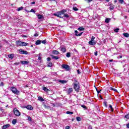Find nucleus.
<instances>
[{"instance_id":"obj_30","label":"nucleus","mask_w":129,"mask_h":129,"mask_svg":"<svg viewBox=\"0 0 129 129\" xmlns=\"http://www.w3.org/2000/svg\"><path fill=\"white\" fill-rule=\"evenodd\" d=\"M28 43L25 42H22V46H28Z\"/></svg>"},{"instance_id":"obj_61","label":"nucleus","mask_w":129,"mask_h":129,"mask_svg":"<svg viewBox=\"0 0 129 129\" xmlns=\"http://www.w3.org/2000/svg\"><path fill=\"white\" fill-rule=\"evenodd\" d=\"M118 58H122V55H119V57H118Z\"/></svg>"},{"instance_id":"obj_17","label":"nucleus","mask_w":129,"mask_h":129,"mask_svg":"<svg viewBox=\"0 0 129 129\" xmlns=\"http://www.w3.org/2000/svg\"><path fill=\"white\" fill-rule=\"evenodd\" d=\"M58 82H60V83H61L62 84H65L66 83H67V81H65V80H59Z\"/></svg>"},{"instance_id":"obj_48","label":"nucleus","mask_w":129,"mask_h":129,"mask_svg":"<svg viewBox=\"0 0 129 129\" xmlns=\"http://www.w3.org/2000/svg\"><path fill=\"white\" fill-rule=\"evenodd\" d=\"M47 61H51V57H47Z\"/></svg>"},{"instance_id":"obj_62","label":"nucleus","mask_w":129,"mask_h":129,"mask_svg":"<svg viewBox=\"0 0 129 129\" xmlns=\"http://www.w3.org/2000/svg\"><path fill=\"white\" fill-rule=\"evenodd\" d=\"M52 106H53V107H55V104L54 103H52Z\"/></svg>"},{"instance_id":"obj_13","label":"nucleus","mask_w":129,"mask_h":129,"mask_svg":"<svg viewBox=\"0 0 129 129\" xmlns=\"http://www.w3.org/2000/svg\"><path fill=\"white\" fill-rule=\"evenodd\" d=\"M89 45H91V46H94V45L96 44V42H95V41H90L89 42Z\"/></svg>"},{"instance_id":"obj_47","label":"nucleus","mask_w":129,"mask_h":129,"mask_svg":"<svg viewBox=\"0 0 129 129\" xmlns=\"http://www.w3.org/2000/svg\"><path fill=\"white\" fill-rule=\"evenodd\" d=\"M30 12L31 13H36V11H35V10H34V9H31Z\"/></svg>"},{"instance_id":"obj_34","label":"nucleus","mask_w":129,"mask_h":129,"mask_svg":"<svg viewBox=\"0 0 129 129\" xmlns=\"http://www.w3.org/2000/svg\"><path fill=\"white\" fill-rule=\"evenodd\" d=\"M114 9V6H111L109 7V10H110V11H112V10H113Z\"/></svg>"},{"instance_id":"obj_63","label":"nucleus","mask_w":129,"mask_h":129,"mask_svg":"<svg viewBox=\"0 0 129 129\" xmlns=\"http://www.w3.org/2000/svg\"><path fill=\"white\" fill-rule=\"evenodd\" d=\"M53 74H54V75H57V73H53Z\"/></svg>"},{"instance_id":"obj_52","label":"nucleus","mask_w":129,"mask_h":129,"mask_svg":"<svg viewBox=\"0 0 129 129\" xmlns=\"http://www.w3.org/2000/svg\"><path fill=\"white\" fill-rule=\"evenodd\" d=\"M34 36V37H38V33H35Z\"/></svg>"},{"instance_id":"obj_5","label":"nucleus","mask_w":129,"mask_h":129,"mask_svg":"<svg viewBox=\"0 0 129 129\" xmlns=\"http://www.w3.org/2000/svg\"><path fill=\"white\" fill-rule=\"evenodd\" d=\"M61 67L63 69H66V70H67V71H68V70H69V69H70V67H69V66H68L67 64H62Z\"/></svg>"},{"instance_id":"obj_41","label":"nucleus","mask_w":129,"mask_h":129,"mask_svg":"<svg viewBox=\"0 0 129 129\" xmlns=\"http://www.w3.org/2000/svg\"><path fill=\"white\" fill-rule=\"evenodd\" d=\"M94 39H95V37L94 36H92L90 41L94 42Z\"/></svg>"},{"instance_id":"obj_45","label":"nucleus","mask_w":129,"mask_h":129,"mask_svg":"<svg viewBox=\"0 0 129 129\" xmlns=\"http://www.w3.org/2000/svg\"><path fill=\"white\" fill-rule=\"evenodd\" d=\"M28 120L29 121H31V120H32V118L31 117V116H28Z\"/></svg>"},{"instance_id":"obj_28","label":"nucleus","mask_w":129,"mask_h":129,"mask_svg":"<svg viewBox=\"0 0 129 129\" xmlns=\"http://www.w3.org/2000/svg\"><path fill=\"white\" fill-rule=\"evenodd\" d=\"M110 21V18H106L105 21V23H109Z\"/></svg>"},{"instance_id":"obj_39","label":"nucleus","mask_w":129,"mask_h":129,"mask_svg":"<svg viewBox=\"0 0 129 129\" xmlns=\"http://www.w3.org/2000/svg\"><path fill=\"white\" fill-rule=\"evenodd\" d=\"M125 118L129 119V113L124 116Z\"/></svg>"},{"instance_id":"obj_36","label":"nucleus","mask_w":129,"mask_h":129,"mask_svg":"<svg viewBox=\"0 0 129 129\" xmlns=\"http://www.w3.org/2000/svg\"><path fill=\"white\" fill-rule=\"evenodd\" d=\"M109 107L111 109V111H113V108H112V106L111 105H110Z\"/></svg>"},{"instance_id":"obj_16","label":"nucleus","mask_w":129,"mask_h":129,"mask_svg":"<svg viewBox=\"0 0 129 129\" xmlns=\"http://www.w3.org/2000/svg\"><path fill=\"white\" fill-rule=\"evenodd\" d=\"M10 124H7L3 125L2 128L3 129L8 128V127H10Z\"/></svg>"},{"instance_id":"obj_26","label":"nucleus","mask_w":129,"mask_h":129,"mask_svg":"<svg viewBox=\"0 0 129 129\" xmlns=\"http://www.w3.org/2000/svg\"><path fill=\"white\" fill-rule=\"evenodd\" d=\"M23 9H24V7H21L18 8V9H17V11L18 12H20V11H23Z\"/></svg>"},{"instance_id":"obj_58","label":"nucleus","mask_w":129,"mask_h":129,"mask_svg":"<svg viewBox=\"0 0 129 129\" xmlns=\"http://www.w3.org/2000/svg\"><path fill=\"white\" fill-rule=\"evenodd\" d=\"M94 54L95 56H97V51L95 52Z\"/></svg>"},{"instance_id":"obj_43","label":"nucleus","mask_w":129,"mask_h":129,"mask_svg":"<svg viewBox=\"0 0 129 129\" xmlns=\"http://www.w3.org/2000/svg\"><path fill=\"white\" fill-rule=\"evenodd\" d=\"M119 3L120 4H123L124 3V1H123V0H119Z\"/></svg>"},{"instance_id":"obj_3","label":"nucleus","mask_w":129,"mask_h":129,"mask_svg":"<svg viewBox=\"0 0 129 129\" xmlns=\"http://www.w3.org/2000/svg\"><path fill=\"white\" fill-rule=\"evenodd\" d=\"M10 90L12 91L13 93H14V94H16V95H20V91L17 89V88L12 87H11Z\"/></svg>"},{"instance_id":"obj_11","label":"nucleus","mask_w":129,"mask_h":129,"mask_svg":"<svg viewBox=\"0 0 129 129\" xmlns=\"http://www.w3.org/2000/svg\"><path fill=\"white\" fill-rule=\"evenodd\" d=\"M73 91V89L72 88H70L69 89L67 90V93L68 94H70Z\"/></svg>"},{"instance_id":"obj_1","label":"nucleus","mask_w":129,"mask_h":129,"mask_svg":"<svg viewBox=\"0 0 129 129\" xmlns=\"http://www.w3.org/2000/svg\"><path fill=\"white\" fill-rule=\"evenodd\" d=\"M66 12H67V11L63 9L61 11L57 12V13H54L53 14V16L57 17V18H60V19H63V17H62L61 15H64L63 17H64V18H69V15H68V14H64V13H66Z\"/></svg>"},{"instance_id":"obj_18","label":"nucleus","mask_w":129,"mask_h":129,"mask_svg":"<svg viewBox=\"0 0 129 129\" xmlns=\"http://www.w3.org/2000/svg\"><path fill=\"white\" fill-rule=\"evenodd\" d=\"M109 89H110V90H112L113 91H114L115 92H117V90H116V89H115L114 88L110 87Z\"/></svg>"},{"instance_id":"obj_20","label":"nucleus","mask_w":129,"mask_h":129,"mask_svg":"<svg viewBox=\"0 0 129 129\" xmlns=\"http://www.w3.org/2000/svg\"><path fill=\"white\" fill-rule=\"evenodd\" d=\"M43 17H44L43 15H37V18L38 19H39V20H41V19H43Z\"/></svg>"},{"instance_id":"obj_53","label":"nucleus","mask_w":129,"mask_h":129,"mask_svg":"<svg viewBox=\"0 0 129 129\" xmlns=\"http://www.w3.org/2000/svg\"><path fill=\"white\" fill-rule=\"evenodd\" d=\"M88 129H93L92 126H91V125H89L88 127Z\"/></svg>"},{"instance_id":"obj_51","label":"nucleus","mask_w":129,"mask_h":129,"mask_svg":"<svg viewBox=\"0 0 129 129\" xmlns=\"http://www.w3.org/2000/svg\"><path fill=\"white\" fill-rule=\"evenodd\" d=\"M126 126L127 128H129V123L126 124Z\"/></svg>"},{"instance_id":"obj_12","label":"nucleus","mask_w":129,"mask_h":129,"mask_svg":"<svg viewBox=\"0 0 129 129\" xmlns=\"http://www.w3.org/2000/svg\"><path fill=\"white\" fill-rule=\"evenodd\" d=\"M96 91L98 94V95H99V97H102V96L100 95V93H101V91H102V90H98L97 89H96Z\"/></svg>"},{"instance_id":"obj_14","label":"nucleus","mask_w":129,"mask_h":129,"mask_svg":"<svg viewBox=\"0 0 129 129\" xmlns=\"http://www.w3.org/2000/svg\"><path fill=\"white\" fill-rule=\"evenodd\" d=\"M52 59H55V60H58V59H60V57H59L58 56H54L53 55H51Z\"/></svg>"},{"instance_id":"obj_35","label":"nucleus","mask_w":129,"mask_h":129,"mask_svg":"<svg viewBox=\"0 0 129 129\" xmlns=\"http://www.w3.org/2000/svg\"><path fill=\"white\" fill-rule=\"evenodd\" d=\"M76 118L77 121H80L81 120V118L80 117H77Z\"/></svg>"},{"instance_id":"obj_6","label":"nucleus","mask_w":129,"mask_h":129,"mask_svg":"<svg viewBox=\"0 0 129 129\" xmlns=\"http://www.w3.org/2000/svg\"><path fill=\"white\" fill-rule=\"evenodd\" d=\"M19 54H24L25 55H28V52L26 50H23L22 49H19Z\"/></svg>"},{"instance_id":"obj_60","label":"nucleus","mask_w":129,"mask_h":129,"mask_svg":"<svg viewBox=\"0 0 129 129\" xmlns=\"http://www.w3.org/2000/svg\"><path fill=\"white\" fill-rule=\"evenodd\" d=\"M113 61V59L109 60V62H112Z\"/></svg>"},{"instance_id":"obj_27","label":"nucleus","mask_w":129,"mask_h":129,"mask_svg":"<svg viewBox=\"0 0 129 129\" xmlns=\"http://www.w3.org/2000/svg\"><path fill=\"white\" fill-rule=\"evenodd\" d=\"M48 67H52L53 66V63L50 61L47 64Z\"/></svg>"},{"instance_id":"obj_24","label":"nucleus","mask_w":129,"mask_h":129,"mask_svg":"<svg viewBox=\"0 0 129 129\" xmlns=\"http://www.w3.org/2000/svg\"><path fill=\"white\" fill-rule=\"evenodd\" d=\"M36 45H40L41 44V40H38L35 43Z\"/></svg>"},{"instance_id":"obj_32","label":"nucleus","mask_w":129,"mask_h":129,"mask_svg":"<svg viewBox=\"0 0 129 129\" xmlns=\"http://www.w3.org/2000/svg\"><path fill=\"white\" fill-rule=\"evenodd\" d=\"M73 10L74 11H75L76 12H77V11H79V9L77 8H76V7H74L73 8Z\"/></svg>"},{"instance_id":"obj_31","label":"nucleus","mask_w":129,"mask_h":129,"mask_svg":"<svg viewBox=\"0 0 129 129\" xmlns=\"http://www.w3.org/2000/svg\"><path fill=\"white\" fill-rule=\"evenodd\" d=\"M38 100L39 101H44V99L42 97H38Z\"/></svg>"},{"instance_id":"obj_8","label":"nucleus","mask_w":129,"mask_h":129,"mask_svg":"<svg viewBox=\"0 0 129 129\" xmlns=\"http://www.w3.org/2000/svg\"><path fill=\"white\" fill-rule=\"evenodd\" d=\"M21 64H23V65H27V64H29V63H30V62L29 61H27V60H22V61H21Z\"/></svg>"},{"instance_id":"obj_46","label":"nucleus","mask_w":129,"mask_h":129,"mask_svg":"<svg viewBox=\"0 0 129 129\" xmlns=\"http://www.w3.org/2000/svg\"><path fill=\"white\" fill-rule=\"evenodd\" d=\"M81 107H83V108H84L85 109H86L87 108L86 107V106L84 105H82Z\"/></svg>"},{"instance_id":"obj_54","label":"nucleus","mask_w":129,"mask_h":129,"mask_svg":"<svg viewBox=\"0 0 129 129\" xmlns=\"http://www.w3.org/2000/svg\"><path fill=\"white\" fill-rule=\"evenodd\" d=\"M70 126H67L66 127V129H70Z\"/></svg>"},{"instance_id":"obj_2","label":"nucleus","mask_w":129,"mask_h":129,"mask_svg":"<svg viewBox=\"0 0 129 129\" xmlns=\"http://www.w3.org/2000/svg\"><path fill=\"white\" fill-rule=\"evenodd\" d=\"M74 88L77 92L79 91L80 86H79V83H78V82H77V80H74Z\"/></svg>"},{"instance_id":"obj_21","label":"nucleus","mask_w":129,"mask_h":129,"mask_svg":"<svg viewBox=\"0 0 129 129\" xmlns=\"http://www.w3.org/2000/svg\"><path fill=\"white\" fill-rule=\"evenodd\" d=\"M60 50L62 52H63V53H65V52H66V48H64V47H61L60 48Z\"/></svg>"},{"instance_id":"obj_49","label":"nucleus","mask_w":129,"mask_h":129,"mask_svg":"<svg viewBox=\"0 0 129 129\" xmlns=\"http://www.w3.org/2000/svg\"><path fill=\"white\" fill-rule=\"evenodd\" d=\"M4 85H5V84H4L3 82H2V83L0 84V86H4Z\"/></svg>"},{"instance_id":"obj_33","label":"nucleus","mask_w":129,"mask_h":129,"mask_svg":"<svg viewBox=\"0 0 129 129\" xmlns=\"http://www.w3.org/2000/svg\"><path fill=\"white\" fill-rule=\"evenodd\" d=\"M78 31H84V28L80 27L78 28Z\"/></svg>"},{"instance_id":"obj_50","label":"nucleus","mask_w":129,"mask_h":129,"mask_svg":"<svg viewBox=\"0 0 129 129\" xmlns=\"http://www.w3.org/2000/svg\"><path fill=\"white\" fill-rule=\"evenodd\" d=\"M0 110H1L2 112H4V109H3V108H0Z\"/></svg>"},{"instance_id":"obj_59","label":"nucleus","mask_w":129,"mask_h":129,"mask_svg":"<svg viewBox=\"0 0 129 129\" xmlns=\"http://www.w3.org/2000/svg\"><path fill=\"white\" fill-rule=\"evenodd\" d=\"M35 4H36V2H35L31 3V5H35Z\"/></svg>"},{"instance_id":"obj_56","label":"nucleus","mask_w":129,"mask_h":129,"mask_svg":"<svg viewBox=\"0 0 129 129\" xmlns=\"http://www.w3.org/2000/svg\"><path fill=\"white\" fill-rule=\"evenodd\" d=\"M77 72H78V74H80L81 73V72H80V71H79V70H77Z\"/></svg>"},{"instance_id":"obj_37","label":"nucleus","mask_w":129,"mask_h":129,"mask_svg":"<svg viewBox=\"0 0 129 129\" xmlns=\"http://www.w3.org/2000/svg\"><path fill=\"white\" fill-rule=\"evenodd\" d=\"M67 114H73V112H71L69 111H67Z\"/></svg>"},{"instance_id":"obj_44","label":"nucleus","mask_w":129,"mask_h":129,"mask_svg":"<svg viewBox=\"0 0 129 129\" xmlns=\"http://www.w3.org/2000/svg\"><path fill=\"white\" fill-rule=\"evenodd\" d=\"M41 43H42V44H46V43H47V41H46V40H42Z\"/></svg>"},{"instance_id":"obj_25","label":"nucleus","mask_w":129,"mask_h":129,"mask_svg":"<svg viewBox=\"0 0 129 129\" xmlns=\"http://www.w3.org/2000/svg\"><path fill=\"white\" fill-rule=\"evenodd\" d=\"M43 90H44V91H45L46 92H48V91H49V89L46 88V87L43 88Z\"/></svg>"},{"instance_id":"obj_23","label":"nucleus","mask_w":129,"mask_h":129,"mask_svg":"<svg viewBox=\"0 0 129 129\" xmlns=\"http://www.w3.org/2000/svg\"><path fill=\"white\" fill-rule=\"evenodd\" d=\"M124 37H125V38H128L129 37V34L128 33H124L123 34Z\"/></svg>"},{"instance_id":"obj_55","label":"nucleus","mask_w":129,"mask_h":129,"mask_svg":"<svg viewBox=\"0 0 129 129\" xmlns=\"http://www.w3.org/2000/svg\"><path fill=\"white\" fill-rule=\"evenodd\" d=\"M38 60H42V57L41 56H39Z\"/></svg>"},{"instance_id":"obj_10","label":"nucleus","mask_w":129,"mask_h":129,"mask_svg":"<svg viewBox=\"0 0 129 129\" xmlns=\"http://www.w3.org/2000/svg\"><path fill=\"white\" fill-rule=\"evenodd\" d=\"M75 36H76L77 37H80V36H81V35L83 34V32H81L78 34V31L77 30H76L75 31Z\"/></svg>"},{"instance_id":"obj_42","label":"nucleus","mask_w":129,"mask_h":129,"mask_svg":"<svg viewBox=\"0 0 129 129\" xmlns=\"http://www.w3.org/2000/svg\"><path fill=\"white\" fill-rule=\"evenodd\" d=\"M107 102H105V101H104V102H103V104H104V106H105V107H107Z\"/></svg>"},{"instance_id":"obj_64","label":"nucleus","mask_w":129,"mask_h":129,"mask_svg":"<svg viewBox=\"0 0 129 129\" xmlns=\"http://www.w3.org/2000/svg\"><path fill=\"white\" fill-rule=\"evenodd\" d=\"M106 2H109V0H105Z\"/></svg>"},{"instance_id":"obj_29","label":"nucleus","mask_w":129,"mask_h":129,"mask_svg":"<svg viewBox=\"0 0 129 129\" xmlns=\"http://www.w3.org/2000/svg\"><path fill=\"white\" fill-rule=\"evenodd\" d=\"M12 123L13 124H16L17 123V119H14L12 120Z\"/></svg>"},{"instance_id":"obj_9","label":"nucleus","mask_w":129,"mask_h":129,"mask_svg":"<svg viewBox=\"0 0 129 129\" xmlns=\"http://www.w3.org/2000/svg\"><path fill=\"white\" fill-rule=\"evenodd\" d=\"M26 108H27L29 110H33V109H34V107H33V106H32V105H27L26 107Z\"/></svg>"},{"instance_id":"obj_40","label":"nucleus","mask_w":129,"mask_h":129,"mask_svg":"<svg viewBox=\"0 0 129 129\" xmlns=\"http://www.w3.org/2000/svg\"><path fill=\"white\" fill-rule=\"evenodd\" d=\"M66 56H67V57L68 58H69V57L71 56V55H70V52H68V53H67Z\"/></svg>"},{"instance_id":"obj_4","label":"nucleus","mask_w":129,"mask_h":129,"mask_svg":"<svg viewBox=\"0 0 129 129\" xmlns=\"http://www.w3.org/2000/svg\"><path fill=\"white\" fill-rule=\"evenodd\" d=\"M14 112L16 116H20L21 115V112L17 108L14 109Z\"/></svg>"},{"instance_id":"obj_22","label":"nucleus","mask_w":129,"mask_h":129,"mask_svg":"<svg viewBox=\"0 0 129 129\" xmlns=\"http://www.w3.org/2000/svg\"><path fill=\"white\" fill-rule=\"evenodd\" d=\"M9 58H10L11 59H13L14 58V54H11L8 55Z\"/></svg>"},{"instance_id":"obj_15","label":"nucleus","mask_w":129,"mask_h":129,"mask_svg":"<svg viewBox=\"0 0 129 129\" xmlns=\"http://www.w3.org/2000/svg\"><path fill=\"white\" fill-rule=\"evenodd\" d=\"M52 54H53L54 55H59V51H58V50H53L52 51Z\"/></svg>"},{"instance_id":"obj_19","label":"nucleus","mask_w":129,"mask_h":129,"mask_svg":"<svg viewBox=\"0 0 129 129\" xmlns=\"http://www.w3.org/2000/svg\"><path fill=\"white\" fill-rule=\"evenodd\" d=\"M43 105L45 107V108H46L47 109H50V108H51V107L49 106L46 105V104H45L44 103Z\"/></svg>"},{"instance_id":"obj_38","label":"nucleus","mask_w":129,"mask_h":129,"mask_svg":"<svg viewBox=\"0 0 129 129\" xmlns=\"http://www.w3.org/2000/svg\"><path fill=\"white\" fill-rule=\"evenodd\" d=\"M118 31H119V28H116V29L114 30V32H115V33H117L118 32Z\"/></svg>"},{"instance_id":"obj_7","label":"nucleus","mask_w":129,"mask_h":129,"mask_svg":"<svg viewBox=\"0 0 129 129\" xmlns=\"http://www.w3.org/2000/svg\"><path fill=\"white\" fill-rule=\"evenodd\" d=\"M22 44H23V41H16V45L17 46H18V47L22 46Z\"/></svg>"},{"instance_id":"obj_57","label":"nucleus","mask_w":129,"mask_h":129,"mask_svg":"<svg viewBox=\"0 0 129 129\" xmlns=\"http://www.w3.org/2000/svg\"><path fill=\"white\" fill-rule=\"evenodd\" d=\"M85 1H88V3H90L92 2V0H85Z\"/></svg>"}]
</instances>
